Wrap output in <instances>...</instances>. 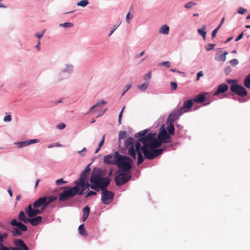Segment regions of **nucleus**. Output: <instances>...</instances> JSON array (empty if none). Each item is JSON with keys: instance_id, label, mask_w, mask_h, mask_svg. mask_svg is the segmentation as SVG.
<instances>
[{"instance_id": "nucleus-1", "label": "nucleus", "mask_w": 250, "mask_h": 250, "mask_svg": "<svg viewBox=\"0 0 250 250\" xmlns=\"http://www.w3.org/2000/svg\"><path fill=\"white\" fill-rule=\"evenodd\" d=\"M155 133H149L144 138H141L143 145L142 151L145 158L152 160L160 155L165 148L153 149L161 146L162 143L171 142L170 135L167 134L165 128H161L157 136L158 140L155 138Z\"/></svg>"}, {"instance_id": "nucleus-2", "label": "nucleus", "mask_w": 250, "mask_h": 250, "mask_svg": "<svg viewBox=\"0 0 250 250\" xmlns=\"http://www.w3.org/2000/svg\"><path fill=\"white\" fill-rule=\"evenodd\" d=\"M90 181V188L96 191H99L101 188L102 190L101 200L106 205L112 202L114 198V193L106 189V187L110 183L108 178H103L99 170L94 169L91 175Z\"/></svg>"}, {"instance_id": "nucleus-3", "label": "nucleus", "mask_w": 250, "mask_h": 250, "mask_svg": "<svg viewBox=\"0 0 250 250\" xmlns=\"http://www.w3.org/2000/svg\"><path fill=\"white\" fill-rule=\"evenodd\" d=\"M140 139L141 138L135 142V145L133 143V139L131 137L128 138L125 142V146L128 149V154L134 160L136 159V153H137V165H139L144 161V158L141 152L142 146H141L142 141L140 140Z\"/></svg>"}, {"instance_id": "nucleus-4", "label": "nucleus", "mask_w": 250, "mask_h": 250, "mask_svg": "<svg viewBox=\"0 0 250 250\" xmlns=\"http://www.w3.org/2000/svg\"><path fill=\"white\" fill-rule=\"evenodd\" d=\"M115 158H116V165L119 170L127 172L131 168L132 160L130 158L119 154L118 151H115Z\"/></svg>"}, {"instance_id": "nucleus-5", "label": "nucleus", "mask_w": 250, "mask_h": 250, "mask_svg": "<svg viewBox=\"0 0 250 250\" xmlns=\"http://www.w3.org/2000/svg\"><path fill=\"white\" fill-rule=\"evenodd\" d=\"M90 168L89 166H87L85 169L80 174L79 182L76 181L75 183L81 187V191L80 192L79 194L82 195L84 191L88 189L90 186L87 181H86V177L89 174Z\"/></svg>"}, {"instance_id": "nucleus-6", "label": "nucleus", "mask_w": 250, "mask_h": 250, "mask_svg": "<svg viewBox=\"0 0 250 250\" xmlns=\"http://www.w3.org/2000/svg\"><path fill=\"white\" fill-rule=\"evenodd\" d=\"M81 191V187L76 184V186L62 191L60 194L59 200L63 201L73 197Z\"/></svg>"}, {"instance_id": "nucleus-7", "label": "nucleus", "mask_w": 250, "mask_h": 250, "mask_svg": "<svg viewBox=\"0 0 250 250\" xmlns=\"http://www.w3.org/2000/svg\"><path fill=\"white\" fill-rule=\"evenodd\" d=\"M57 199L56 197L53 196L40 197L34 202L33 207L34 208H38L42 206V209H45L51 203L54 202Z\"/></svg>"}, {"instance_id": "nucleus-8", "label": "nucleus", "mask_w": 250, "mask_h": 250, "mask_svg": "<svg viewBox=\"0 0 250 250\" xmlns=\"http://www.w3.org/2000/svg\"><path fill=\"white\" fill-rule=\"evenodd\" d=\"M115 181L117 186H121L126 184L131 179V176L125 173L122 172L121 170H117L115 172Z\"/></svg>"}, {"instance_id": "nucleus-9", "label": "nucleus", "mask_w": 250, "mask_h": 250, "mask_svg": "<svg viewBox=\"0 0 250 250\" xmlns=\"http://www.w3.org/2000/svg\"><path fill=\"white\" fill-rule=\"evenodd\" d=\"M231 92L235 93L241 97L246 96L248 94L246 89L241 85L232 84L230 87Z\"/></svg>"}, {"instance_id": "nucleus-10", "label": "nucleus", "mask_w": 250, "mask_h": 250, "mask_svg": "<svg viewBox=\"0 0 250 250\" xmlns=\"http://www.w3.org/2000/svg\"><path fill=\"white\" fill-rule=\"evenodd\" d=\"M31 204H30L28 208L25 209L27 214L30 217H34L38 214H40L44 210L42 209V208L41 209H39L37 208H33Z\"/></svg>"}, {"instance_id": "nucleus-11", "label": "nucleus", "mask_w": 250, "mask_h": 250, "mask_svg": "<svg viewBox=\"0 0 250 250\" xmlns=\"http://www.w3.org/2000/svg\"><path fill=\"white\" fill-rule=\"evenodd\" d=\"M105 103V102L104 100L99 101L95 105H94L90 108L89 110V112H93V110L97 107L95 110L100 111L101 112V113L99 115H98L97 117H99L102 115L105 112V111H103L102 109L103 105H104Z\"/></svg>"}, {"instance_id": "nucleus-12", "label": "nucleus", "mask_w": 250, "mask_h": 250, "mask_svg": "<svg viewBox=\"0 0 250 250\" xmlns=\"http://www.w3.org/2000/svg\"><path fill=\"white\" fill-rule=\"evenodd\" d=\"M184 113V111H182V108L180 107L173 111L169 116V121L174 122L179 117Z\"/></svg>"}, {"instance_id": "nucleus-13", "label": "nucleus", "mask_w": 250, "mask_h": 250, "mask_svg": "<svg viewBox=\"0 0 250 250\" xmlns=\"http://www.w3.org/2000/svg\"><path fill=\"white\" fill-rule=\"evenodd\" d=\"M115 152L113 155L109 154L104 157V162L105 164L116 165Z\"/></svg>"}, {"instance_id": "nucleus-14", "label": "nucleus", "mask_w": 250, "mask_h": 250, "mask_svg": "<svg viewBox=\"0 0 250 250\" xmlns=\"http://www.w3.org/2000/svg\"><path fill=\"white\" fill-rule=\"evenodd\" d=\"M11 225L13 226L17 227V229L21 231H26L27 230V228L25 225L17 221L16 219H13L11 221Z\"/></svg>"}, {"instance_id": "nucleus-15", "label": "nucleus", "mask_w": 250, "mask_h": 250, "mask_svg": "<svg viewBox=\"0 0 250 250\" xmlns=\"http://www.w3.org/2000/svg\"><path fill=\"white\" fill-rule=\"evenodd\" d=\"M40 141L38 139H31L29 140L22 141L16 143L18 148L23 147L31 144L39 143Z\"/></svg>"}, {"instance_id": "nucleus-16", "label": "nucleus", "mask_w": 250, "mask_h": 250, "mask_svg": "<svg viewBox=\"0 0 250 250\" xmlns=\"http://www.w3.org/2000/svg\"><path fill=\"white\" fill-rule=\"evenodd\" d=\"M193 100L186 101L184 103L183 106L180 108H182V111H184V112H187L188 111L189 109L193 106Z\"/></svg>"}, {"instance_id": "nucleus-17", "label": "nucleus", "mask_w": 250, "mask_h": 250, "mask_svg": "<svg viewBox=\"0 0 250 250\" xmlns=\"http://www.w3.org/2000/svg\"><path fill=\"white\" fill-rule=\"evenodd\" d=\"M229 87L227 84L222 83L218 85L217 90L213 93V96H216L221 93H224L227 91Z\"/></svg>"}, {"instance_id": "nucleus-18", "label": "nucleus", "mask_w": 250, "mask_h": 250, "mask_svg": "<svg viewBox=\"0 0 250 250\" xmlns=\"http://www.w3.org/2000/svg\"><path fill=\"white\" fill-rule=\"evenodd\" d=\"M208 95L207 92H203L198 94L193 99V101L196 103H202L206 100V96Z\"/></svg>"}, {"instance_id": "nucleus-19", "label": "nucleus", "mask_w": 250, "mask_h": 250, "mask_svg": "<svg viewBox=\"0 0 250 250\" xmlns=\"http://www.w3.org/2000/svg\"><path fill=\"white\" fill-rule=\"evenodd\" d=\"M14 244L20 248V250H28V247L24 244L22 239H17L14 241Z\"/></svg>"}, {"instance_id": "nucleus-20", "label": "nucleus", "mask_w": 250, "mask_h": 250, "mask_svg": "<svg viewBox=\"0 0 250 250\" xmlns=\"http://www.w3.org/2000/svg\"><path fill=\"white\" fill-rule=\"evenodd\" d=\"M228 54L227 52H223L220 51L217 52L215 59L218 62H224L226 59V55Z\"/></svg>"}, {"instance_id": "nucleus-21", "label": "nucleus", "mask_w": 250, "mask_h": 250, "mask_svg": "<svg viewBox=\"0 0 250 250\" xmlns=\"http://www.w3.org/2000/svg\"><path fill=\"white\" fill-rule=\"evenodd\" d=\"M28 221V222L31 224L33 226H36L39 225L42 220V217L41 216H37L33 218H29L27 220Z\"/></svg>"}, {"instance_id": "nucleus-22", "label": "nucleus", "mask_w": 250, "mask_h": 250, "mask_svg": "<svg viewBox=\"0 0 250 250\" xmlns=\"http://www.w3.org/2000/svg\"><path fill=\"white\" fill-rule=\"evenodd\" d=\"M169 32V27L167 24L163 25L159 30V33L164 35H167Z\"/></svg>"}, {"instance_id": "nucleus-23", "label": "nucleus", "mask_w": 250, "mask_h": 250, "mask_svg": "<svg viewBox=\"0 0 250 250\" xmlns=\"http://www.w3.org/2000/svg\"><path fill=\"white\" fill-rule=\"evenodd\" d=\"M206 28H207V26L205 25H204L202 26V27L201 28H199L197 30L198 34L199 35H200V36H201L204 40H206V34H207V32L206 31Z\"/></svg>"}, {"instance_id": "nucleus-24", "label": "nucleus", "mask_w": 250, "mask_h": 250, "mask_svg": "<svg viewBox=\"0 0 250 250\" xmlns=\"http://www.w3.org/2000/svg\"><path fill=\"white\" fill-rule=\"evenodd\" d=\"M167 130L170 135H174L175 133V129L174 127V122L170 121L169 124L167 126Z\"/></svg>"}, {"instance_id": "nucleus-25", "label": "nucleus", "mask_w": 250, "mask_h": 250, "mask_svg": "<svg viewBox=\"0 0 250 250\" xmlns=\"http://www.w3.org/2000/svg\"><path fill=\"white\" fill-rule=\"evenodd\" d=\"M19 220L23 222L24 223H28V221L27 220L29 219V218H26L25 215V213L24 211H21L20 212L19 216Z\"/></svg>"}, {"instance_id": "nucleus-26", "label": "nucleus", "mask_w": 250, "mask_h": 250, "mask_svg": "<svg viewBox=\"0 0 250 250\" xmlns=\"http://www.w3.org/2000/svg\"><path fill=\"white\" fill-rule=\"evenodd\" d=\"M78 230H79V232L81 235L84 236H86L87 235L86 231L85 230L84 228V224H82L79 226Z\"/></svg>"}, {"instance_id": "nucleus-27", "label": "nucleus", "mask_w": 250, "mask_h": 250, "mask_svg": "<svg viewBox=\"0 0 250 250\" xmlns=\"http://www.w3.org/2000/svg\"><path fill=\"white\" fill-rule=\"evenodd\" d=\"M244 85L248 88H250V74L248 75L245 78Z\"/></svg>"}, {"instance_id": "nucleus-28", "label": "nucleus", "mask_w": 250, "mask_h": 250, "mask_svg": "<svg viewBox=\"0 0 250 250\" xmlns=\"http://www.w3.org/2000/svg\"><path fill=\"white\" fill-rule=\"evenodd\" d=\"M88 0H82L77 2V5L82 7H85L89 4Z\"/></svg>"}, {"instance_id": "nucleus-29", "label": "nucleus", "mask_w": 250, "mask_h": 250, "mask_svg": "<svg viewBox=\"0 0 250 250\" xmlns=\"http://www.w3.org/2000/svg\"><path fill=\"white\" fill-rule=\"evenodd\" d=\"M147 132H148V130L147 129H145V130L141 131L139 132L138 133H137V134H136L135 135V137L136 138L138 137H143L142 138H144L146 136V134L147 133Z\"/></svg>"}, {"instance_id": "nucleus-30", "label": "nucleus", "mask_w": 250, "mask_h": 250, "mask_svg": "<svg viewBox=\"0 0 250 250\" xmlns=\"http://www.w3.org/2000/svg\"><path fill=\"white\" fill-rule=\"evenodd\" d=\"M148 83V82H146L138 86V89L142 91H145L147 88Z\"/></svg>"}, {"instance_id": "nucleus-31", "label": "nucleus", "mask_w": 250, "mask_h": 250, "mask_svg": "<svg viewBox=\"0 0 250 250\" xmlns=\"http://www.w3.org/2000/svg\"><path fill=\"white\" fill-rule=\"evenodd\" d=\"M60 27H63L64 28L72 27L73 26V23L72 22H66L63 23H60Z\"/></svg>"}, {"instance_id": "nucleus-32", "label": "nucleus", "mask_w": 250, "mask_h": 250, "mask_svg": "<svg viewBox=\"0 0 250 250\" xmlns=\"http://www.w3.org/2000/svg\"><path fill=\"white\" fill-rule=\"evenodd\" d=\"M215 46V44H214L209 43V44L206 45L205 46V48L207 51H209L213 50V48H214Z\"/></svg>"}, {"instance_id": "nucleus-33", "label": "nucleus", "mask_w": 250, "mask_h": 250, "mask_svg": "<svg viewBox=\"0 0 250 250\" xmlns=\"http://www.w3.org/2000/svg\"><path fill=\"white\" fill-rule=\"evenodd\" d=\"M14 231L13 232V235L14 236H21L22 234V232L19 229H18L17 228H13Z\"/></svg>"}, {"instance_id": "nucleus-34", "label": "nucleus", "mask_w": 250, "mask_h": 250, "mask_svg": "<svg viewBox=\"0 0 250 250\" xmlns=\"http://www.w3.org/2000/svg\"><path fill=\"white\" fill-rule=\"evenodd\" d=\"M8 236V234L6 232H4L3 233H1L0 232V242L2 243L4 240Z\"/></svg>"}, {"instance_id": "nucleus-35", "label": "nucleus", "mask_w": 250, "mask_h": 250, "mask_svg": "<svg viewBox=\"0 0 250 250\" xmlns=\"http://www.w3.org/2000/svg\"><path fill=\"white\" fill-rule=\"evenodd\" d=\"M133 18V15L130 14V12H129L126 16V22L129 24L130 23V20Z\"/></svg>"}, {"instance_id": "nucleus-36", "label": "nucleus", "mask_w": 250, "mask_h": 250, "mask_svg": "<svg viewBox=\"0 0 250 250\" xmlns=\"http://www.w3.org/2000/svg\"><path fill=\"white\" fill-rule=\"evenodd\" d=\"M221 27V25H218L214 30H213L212 32L211 37L212 38H214L216 36V35Z\"/></svg>"}, {"instance_id": "nucleus-37", "label": "nucleus", "mask_w": 250, "mask_h": 250, "mask_svg": "<svg viewBox=\"0 0 250 250\" xmlns=\"http://www.w3.org/2000/svg\"><path fill=\"white\" fill-rule=\"evenodd\" d=\"M196 5V3L192 2V1H189L185 5V7L187 9L190 8L192 6H194Z\"/></svg>"}, {"instance_id": "nucleus-38", "label": "nucleus", "mask_w": 250, "mask_h": 250, "mask_svg": "<svg viewBox=\"0 0 250 250\" xmlns=\"http://www.w3.org/2000/svg\"><path fill=\"white\" fill-rule=\"evenodd\" d=\"M83 214H86L89 216V212H90V208L88 206L85 207L83 209Z\"/></svg>"}, {"instance_id": "nucleus-39", "label": "nucleus", "mask_w": 250, "mask_h": 250, "mask_svg": "<svg viewBox=\"0 0 250 250\" xmlns=\"http://www.w3.org/2000/svg\"><path fill=\"white\" fill-rule=\"evenodd\" d=\"M177 83L175 82H171L170 83V88L172 90H175L177 88Z\"/></svg>"}, {"instance_id": "nucleus-40", "label": "nucleus", "mask_w": 250, "mask_h": 250, "mask_svg": "<svg viewBox=\"0 0 250 250\" xmlns=\"http://www.w3.org/2000/svg\"><path fill=\"white\" fill-rule=\"evenodd\" d=\"M126 136V132L124 131H121L119 134V139L120 140L121 139L125 138Z\"/></svg>"}, {"instance_id": "nucleus-41", "label": "nucleus", "mask_w": 250, "mask_h": 250, "mask_svg": "<svg viewBox=\"0 0 250 250\" xmlns=\"http://www.w3.org/2000/svg\"><path fill=\"white\" fill-rule=\"evenodd\" d=\"M67 182L66 181H65L63 180L62 178H61V179H58L56 181V184L58 186L59 185H60L61 184H65Z\"/></svg>"}, {"instance_id": "nucleus-42", "label": "nucleus", "mask_w": 250, "mask_h": 250, "mask_svg": "<svg viewBox=\"0 0 250 250\" xmlns=\"http://www.w3.org/2000/svg\"><path fill=\"white\" fill-rule=\"evenodd\" d=\"M45 31V29H44L42 33H36L35 34V36L38 39H41L42 38L44 35V33Z\"/></svg>"}, {"instance_id": "nucleus-43", "label": "nucleus", "mask_w": 250, "mask_h": 250, "mask_svg": "<svg viewBox=\"0 0 250 250\" xmlns=\"http://www.w3.org/2000/svg\"><path fill=\"white\" fill-rule=\"evenodd\" d=\"M247 12V9L243 8V7H239L238 9V10L237 11L238 13L240 14H244Z\"/></svg>"}, {"instance_id": "nucleus-44", "label": "nucleus", "mask_w": 250, "mask_h": 250, "mask_svg": "<svg viewBox=\"0 0 250 250\" xmlns=\"http://www.w3.org/2000/svg\"><path fill=\"white\" fill-rule=\"evenodd\" d=\"M87 149L85 147H84L82 150L79 151L78 153L82 156H84L85 155Z\"/></svg>"}, {"instance_id": "nucleus-45", "label": "nucleus", "mask_w": 250, "mask_h": 250, "mask_svg": "<svg viewBox=\"0 0 250 250\" xmlns=\"http://www.w3.org/2000/svg\"><path fill=\"white\" fill-rule=\"evenodd\" d=\"M131 86H132V85L131 83L127 84L125 87V89L124 91V92H123V93L122 94V96H123L125 94V93L131 87Z\"/></svg>"}, {"instance_id": "nucleus-46", "label": "nucleus", "mask_w": 250, "mask_h": 250, "mask_svg": "<svg viewBox=\"0 0 250 250\" xmlns=\"http://www.w3.org/2000/svg\"><path fill=\"white\" fill-rule=\"evenodd\" d=\"M125 106H124L121 110V111L120 112V114H119V119H118V122H119V124H121V118H122V115H123V111L125 109Z\"/></svg>"}, {"instance_id": "nucleus-47", "label": "nucleus", "mask_w": 250, "mask_h": 250, "mask_svg": "<svg viewBox=\"0 0 250 250\" xmlns=\"http://www.w3.org/2000/svg\"><path fill=\"white\" fill-rule=\"evenodd\" d=\"M232 71L230 66L227 67L225 69V74L227 75H229Z\"/></svg>"}, {"instance_id": "nucleus-48", "label": "nucleus", "mask_w": 250, "mask_h": 250, "mask_svg": "<svg viewBox=\"0 0 250 250\" xmlns=\"http://www.w3.org/2000/svg\"><path fill=\"white\" fill-rule=\"evenodd\" d=\"M11 120H12V118H11V115H10L5 116L4 117V121L5 122H10L11 121Z\"/></svg>"}, {"instance_id": "nucleus-49", "label": "nucleus", "mask_w": 250, "mask_h": 250, "mask_svg": "<svg viewBox=\"0 0 250 250\" xmlns=\"http://www.w3.org/2000/svg\"><path fill=\"white\" fill-rule=\"evenodd\" d=\"M65 127V125L64 123H61L57 125V128L60 129H63Z\"/></svg>"}, {"instance_id": "nucleus-50", "label": "nucleus", "mask_w": 250, "mask_h": 250, "mask_svg": "<svg viewBox=\"0 0 250 250\" xmlns=\"http://www.w3.org/2000/svg\"><path fill=\"white\" fill-rule=\"evenodd\" d=\"M96 194H97V193L95 191H89L86 195L85 197L87 198L90 196L93 195H96Z\"/></svg>"}, {"instance_id": "nucleus-51", "label": "nucleus", "mask_w": 250, "mask_h": 250, "mask_svg": "<svg viewBox=\"0 0 250 250\" xmlns=\"http://www.w3.org/2000/svg\"><path fill=\"white\" fill-rule=\"evenodd\" d=\"M0 250H11L9 248H7L4 245H3L0 242Z\"/></svg>"}, {"instance_id": "nucleus-52", "label": "nucleus", "mask_w": 250, "mask_h": 250, "mask_svg": "<svg viewBox=\"0 0 250 250\" xmlns=\"http://www.w3.org/2000/svg\"><path fill=\"white\" fill-rule=\"evenodd\" d=\"M105 136V135H103L102 140L101 141V142L99 144V146L100 147H101L103 146V145L104 142Z\"/></svg>"}, {"instance_id": "nucleus-53", "label": "nucleus", "mask_w": 250, "mask_h": 250, "mask_svg": "<svg viewBox=\"0 0 250 250\" xmlns=\"http://www.w3.org/2000/svg\"><path fill=\"white\" fill-rule=\"evenodd\" d=\"M243 32H242L238 35V36L237 37V38L235 39V42H237V41H239L243 38Z\"/></svg>"}, {"instance_id": "nucleus-54", "label": "nucleus", "mask_w": 250, "mask_h": 250, "mask_svg": "<svg viewBox=\"0 0 250 250\" xmlns=\"http://www.w3.org/2000/svg\"><path fill=\"white\" fill-rule=\"evenodd\" d=\"M40 44H41V42H40V41H39L37 42V44H36V45L35 46V48H36V49L38 51H40L41 50V47H40Z\"/></svg>"}, {"instance_id": "nucleus-55", "label": "nucleus", "mask_w": 250, "mask_h": 250, "mask_svg": "<svg viewBox=\"0 0 250 250\" xmlns=\"http://www.w3.org/2000/svg\"><path fill=\"white\" fill-rule=\"evenodd\" d=\"M203 73L202 71H200L198 73L197 75V80L198 81L200 79V78L203 76Z\"/></svg>"}, {"instance_id": "nucleus-56", "label": "nucleus", "mask_w": 250, "mask_h": 250, "mask_svg": "<svg viewBox=\"0 0 250 250\" xmlns=\"http://www.w3.org/2000/svg\"><path fill=\"white\" fill-rule=\"evenodd\" d=\"M118 26H119V25L114 26V29H112V30L110 31V32L108 35L109 37L110 36L114 33V32L118 27Z\"/></svg>"}, {"instance_id": "nucleus-57", "label": "nucleus", "mask_w": 250, "mask_h": 250, "mask_svg": "<svg viewBox=\"0 0 250 250\" xmlns=\"http://www.w3.org/2000/svg\"><path fill=\"white\" fill-rule=\"evenodd\" d=\"M151 76V72L149 71L148 72V73L146 74V77L144 78L145 80H146V79H150Z\"/></svg>"}, {"instance_id": "nucleus-58", "label": "nucleus", "mask_w": 250, "mask_h": 250, "mask_svg": "<svg viewBox=\"0 0 250 250\" xmlns=\"http://www.w3.org/2000/svg\"><path fill=\"white\" fill-rule=\"evenodd\" d=\"M144 53H145L144 51L141 52L140 54L136 55V58H139V57L142 56L144 54Z\"/></svg>"}, {"instance_id": "nucleus-59", "label": "nucleus", "mask_w": 250, "mask_h": 250, "mask_svg": "<svg viewBox=\"0 0 250 250\" xmlns=\"http://www.w3.org/2000/svg\"><path fill=\"white\" fill-rule=\"evenodd\" d=\"M88 215L83 214V217H82L83 220V221H85L86 219H87V218L88 217Z\"/></svg>"}, {"instance_id": "nucleus-60", "label": "nucleus", "mask_w": 250, "mask_h": 250, "mask_svg": "<svg viewBox=\"0 0 250 250\" xmlns=\"http://www.w3.org/2000/svg\"><path fill=\"white\" fill-rule=\"evenodd\" d=\"M229 62H238V61L236 59H233L230 60Z\"/></svg>"}, {"instance_id": "nucleus-61", "label": "nucleus", "mask_w": 250, "mask_h": 250, "mask_svg": "<svg viewBox=\"0 0 250 250\" xmlns=\"http://www.w3.org/2000/svg\"><path fill=\"white\" fill-rule=\"evenodd\" d=\"M9 249L11 250H20V248H19L18 247H10Z\"/></svg>"}, {"instance_id": "nucleus-62", "label": "nucleus", "mask_w": 250, "mask_h": 250, "mask_svg": "<svg viewBox=\"0 0 250 250\" xmlns=\"http://www.w3.org/2000/svg\"><path fill=\"white\" fill-rule=\"evenodd\" d=\"M233 39V37L231 36V37H230L229 38L227 41H225V43H227L228 42H230L232 39Z\"/></svg>"}, {"instance_id": "nucleus-63", "label": "nucleus", "mask_w": 250, "mask_h": 250, "mask_svg": "<svg viewBox=\"0 0 250 250\" xmlns=\"http://www.w3.org/2000/svg\"><path fill=\"white\" fill-rule=\"evenodd\" d=\"M40 181V179H38L37 181H36V184H35V188H37V187L38 186V185H39V183Z\"/></svg>"}, {"instance_id": "nucleus-64", "label": "nucleus", "mask_w": 250, "mask_h": 250, "mask_svg": "<svg viewBox=\"0 0 250 250\" xmlns=\"http://www.w3.org/2000/svg\"><path fill=\"white\" fill-rule=\"evenodd\" d=\"M8 192L10 197H12V191H11V189L10 188H8Z\"/></svg>"}]
</instances>
